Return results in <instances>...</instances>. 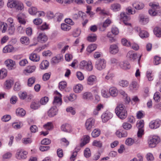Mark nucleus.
<instances>
[{
	"label": "nucleus",
	"mask_w": 161,
	"mask_h": 161,
	"mask_svg": "<svg viewBox=\"0 0 161 161\" xmlns=\"http://www.w3.org/2000/svg\"><path fill=\"white\" fill-rule=\"evenodd\" d=\"M115 112L117 116L121 119L125 118L127 115L125 106L122 104H119L115 108Z\"/></svg>",
	"instance_id": "obj_1"
},
{
	"label": "nucleus",
	"mask_w": 161,
	"mask_h": 161,
	"mask_svg": "<svg viewBox=\"0 0 161 161\" xmlns=\"http://www.w3.org/2000/svg\"><path fill=\"white\" fill-rule=\"evenodd\" d=\"M149 5L152 9L149 10V13L152 16L156 15L160 9L161 10L158 3L151 2L149 3Z\"/></svg>",
	"instance_id": "obj_2"
},
{
	"label": "nucleus",
	"mask_w": 161,
	"mask_h": 161,
	"mask_svg": "<svg viewBox=\"0 0 161 161\" xmlns=\"http://www.w3.org/2000/svg\"><path fill=\"white\" fill-rule=\"evenodd\" d=\"M106 65V62L103 59H98L96 62V67L98 70H101L104 69Z\"/></svg>",
	"instance_id": "obj_3"
},
{
	"label": "nucleus",
	"mask_w": 161,
	"mask_h": 161,
	"mask_svg": "<svg viewBox=\"0 0 161 161\" xmlns=\"http://www.w3.org/2000/svg\"><path fill=\"white\" fill-rule=\"evenodd\" d=\"M160 142V138L157 136H153L148 141L149 146L151 147H155Z\"/></svg>",
	"instance_id": "obj_4"
},
{
	"label": "nucleus",
	"mask_w": 161,
	"mask_h": 161,
	"mask_svg": "<svg viewBox=\"0 0 161 161\" xmlns=\"http://www.w3.org/2000/svg\"><path fill=\"white\" fill-rule=\"evenodd\" d=\"M144 126V121L143 120H140L136 124V126L138 129L137 132V136L141 137L143 134L144 130L143 129Z\"/></svg>",
	"instance_id": "obj_5"
},
{
	"label": "nucleus",
	"mask_w": 161,
	"mask_h": 161,
	"mask_svg": "<svg viewBox=\"0 0 161 161\" xmlns=\"http://www.w3.org/2000/svg\"><path fill=\"white\" fill-rule=\"evenodd\" d=\"M27 152L23 149H18L16 154V157L19 159H25L27 157Z\"/></svg>",
	"instance_id": "obj_6"
},
{
	"label": "nucleus",
	"mask_w": 161,
	"mask_h": 161,
	"mask_svg": "<svg viewBox=\"0 0 161 161\" xmlns=\"http://www.w3.org/2000/svg\"><path fill=\"white\" fill-rule=\"evenodd\" d=\"M111 22L109 19H107L103 24L101 23L98 25V29L99 31H104L106 27L108 26L111 24Z\"/></svg>",
	"instance_id": "obj_7"
},
{
	"label": "nucleus",
	"mask_w": 161,
	"mask_h": 161,
	"mask_svg": "<svg viewBox=\"0 0 161 161\" xmlns=\"http://www.w3.org/2000/svg\"><path fill=\"white\" fill-rule=\"evenodd\" d=\"M5 64L6 66L9 70L14 69L16 68L15 61L11 59H8L5 61Z\"/></svg>",
	"instance_id": "obj_8"
},
{
	"label": "nucleus",
	"mask_w": 161,
	"mask_h": 161,
	"mask_svg": "<svg viewBox=\"0 0 161 161\" xmlns=\"http://www.w3.org/2000/svg\"><path fill=\"white\" fill-rule=\"evenodd\" d=\"M95 124V120L92 118L88 119L85 123V126L87 130H90L94 126Z\"/></svg>",
	"instance_id": "obj_9"
},
{
	"label": "nucleus",
	"mask_w": 161,
	"mask_h": 161,
	"mask_svg": "<svg viewBox=\"0 0 161 161\" xmlns=\"http://www.w3.org/2000/svg\"><path fill=\"white\" fill-rule=\"evenodd\" d=\"M56 93L58 94V97L56 96L54 97L53 103L54 106H56L57 107L60 106L62 104V101L61 98V95L58 92H56Z\"/></svg>",
	"instance_id": "obj_10"
},
{
	"label": "nucleus",
	"mask_w": 161,
	"mask_h": 161,
	"mask_svg": "<svg viewBox=\"0 0 161 161\" xmlns=\"http://www.w3.org/2000/svg\"><path fill=\"white\" fill-rule=\"evenodd\" d=\"M161 124V121L159 119L153 120L149 123V126L151 129H156L159 127Z\"/></svg>",
	"instance_id": "obj_11"
},
{
	"label": "nucleus",
	"mask_w": 161,
	"mask_h": 161,
	"mask_svg": "<svg viewBox=\"0 0 161 161\" xmlns=\"http://www.w3.org/2000/svg\"><path fill=\"white\" fill-rule=\"evenodd\" d=\"M112 117V114L110 112L107 111L103 113L101 116L102 121L103 122H105Z\"/></svg>",
	"instance_id": "obj_12"
},
{
	"label": "nucleus",
	"mask_w": 161,
	"mask_h": 161,
	"mask_svg": "<svg viewBox=\"0 0 161 161\" xmlns=\"http://www.w3.org/2000/svg\"><path fill=\"white\" fill-rule=\"evenodd\" d=\"M120 19L123 21L125 25H128L129 24L128 23L126 22L130 19V17L129 16L128 14L127 13H125L124 12H122L120 14Z\"/></svg>",
	"instance_id": "obj_13"
},
{
	"label": "nucleus",
	"mask_w": 161,
	"mask_h": 161,
	"mask_svg": "<svg viewBox=\"0 0 161 161\" xmlns=\"http://www.w3.org/2000/svg\"><path fill=\"white\" fill-rule=\"evenodd\" d=\"M139 22L142 24L146 25L149 22V18L142 14H140L139 16Z\"/></svg>",
	"instance_id": "obj_14"
},
{
	"label": "nucleus",
	"mask_w": 161,
	"mask_h": 161,
	"mask_svg": "<svg viewBox=\"0 0 161 161\" xmlns=\"http://www.w3.org/2000/svg\"><path fill=\"white\" fill-rule=\"evenodd\" d=\"M58 111L56 106L52 107L48 112V115L50 117H53L56 115Z\"/></svg>",
	"instance_id": "obj_15"
},
{
	"label": "nucleus",
	"mask_w": 161,
	"mask_h": 161,
	"mask_svg": "<svg viewBox=\"0 0 161 161\" xmlns=\"http://www.w3.org/2000/svg\"><path fill=\"white\" fill-rule=\"evenodd\" d=\"M110 9L113 12H116L120 10L121 5L119 3H114L111 4Z\"/></svg>",
	"instance_id": "obj_16"
},
{
	"label": "nucleus",
	"mask_w": 161,
	"mask_h": 161,
	"mask_svg": "<svg viewBox=\"0 0 161 161\" xmlns=\"http://www.w3.org/2000/svg\"><path fill=\"white\" fill-rule=\"evenodd\" d=\"M48 39L47 36L43 33H39L37 37L38 41L42 43H45Z\"/></svg>",
	"instance_id": "obj_17"
},
{
	"label": "nucleus",
	"mask_w": 161,
	"mask_h": 161,
	"mask_svg": "<svg viewBox=\"0 0 161 161\" xmlns=\"http://www.w3.org/2000/svg\"><path fill=\"white\" fill-rule=\"evenodd\" d=\"M119 51V47L117 45H111L109 47V52L112 54H115L117 53Z\"/></svg>",
	"instance_id": "obj_18"
},
{
	"label": "nucleus",
	"mask_w": 161,
	"mask_h": 161,
	"mask_svg": "<svg viewBox=\"0 0 161 161\" xmlns=\"http://www.w3.org/2000/svg\"><path fill=\"white\" fill-rule=\"evenodd\" d=\"M133 7L137 10H141L143 9L144 7L143 3L140 2L134 3L132 5Z\"/></svg>",
	"instance_id": "obj_19"
},
{
	"label": "nucleus",
	"mask_w": 161,
	"mask_h": 161,
	"mask_svg": "<svg viewBox=\"0 0 161 161\" xmlns=\"http://www.w3.org/2000/svg\"><path fill=\"white\" fill-rule=\"evenodd\" d=\"M137 31L139 32V36L142 38L147 37L149 36L148 33L145 31H141L139 27L137 28Z\"/></svg>",
	"instance_id": "obj_20"
},
{
	"label": "nucleus",
	"mask_w": 161,
	"mask_h": 161,
	"mask_svg": "<svg viewBox=\"0 0 161 161\" xmlns=\"http://www.w3.org/2000/svg\"><path fill=\"white\" fill-rule=\"evenodd\" d=\"M109 93L112 96L115 97L118 94V91L117 88L114 87L110 88L109 90Z\"/></svg>",
	"instance_id": "obj_21"
},
{
	"label": "nucleus",
	"mask_w": 161,
	"mask_h": 161,
	"mask_svg": "<svg viewBox=\"0 0 161 161\" xmlns=\"http://www.w3.org/2000/svg\"><path fill=\"white\" fill-rule=\"evenodd\" d=\"M14 8L17 10H22L24 8V4L21 1L17 0Z\"/></svg>",
	"instance_id": "obj_22"
},
{
	"label": "nucleus",
	"mask_w": 161,
	"mask_h": 161,
	"mask_svg": "<svg viewBox=\"0 0 161 161\" xmlns=\"http://www.w3.org/2000/svg\"><path fill=\"white\" fill-rule=\"evenodd\" d=\"M139 86L136 82L133 81L130 85V88L132 91H135L138 89Z\"/></svg>",
	"instance_id": "obj_23"
},
{
	"label": "nucleus",
	"mask_w": 161,
	"mask_h": 161,
	"mask_svg": "<svg viewBox=\"0 0 161 161\" xmlns=\"http://www.w3.org/2000/svg\"><path fill=\"white\" fill-rule=\"evenodd\" d=\"M30 59L34 62L38 61L40 60L39 56L35 53H32L30 56Z\"/></svg>",
	"instance_id": "obj_24"
},
{
	"label": "nucleus",
	"mask_w": 161,
	"mask_h": 161,
	"mask_svg": "<svg viewBox=\"0 0 161 161\" xmlns=\"http://www.w3.org/2000/svg\"><path fill=\"white\" fill-rule=\"evenodd\" d=\"M120 67L124 69H129L130 68V64L127 62H122L120 63Z\"/></svg>",
	"instance_id": "obj_25"
},
{
	"label": "nucleus",
	"mask_w": 161,
	"mask_h": 161,
	"mask_svg": "<svg viewBox=\"0 0 161 161\" xmlns=\"http://www.w3.org/2000/svg\"><path fill=\"white\" fill-rule=\"evenodd\" d=\"M127 56L130 60H134L137 57V54L134 53L133 51H130L127 53Z\"/></svg>",
	"instance_id": "obj_26"
},
{
	"label": "nucleus",
	"mask_w": 161,
	"mask_h": 161,
	"mask_svg": "<svg viewBox=\"0 0 161 161\" xmlns=\"http://www.w3.org/2000/svg\"><path fill=\"white\" fill-rule=\"evenodd\" d=\"M14 49L13 46L11 45H8L4 47L3 49V52L6 53L12 52Z\"/></svg>",
	"instance_id": "obj_27"
},
{
	"label": "nucleus",
	"mask_w": 161,
	"mask_h": 161,
	"mask_svg": "<svg viewBox=\"0 0 161 161\" xmlns=\"http://www.w3.org/2000/svg\"><path fill=\"white\" fill-rule=\"evenodd\" d=\"M93 96L91 93L86 92L83 94L82 98L84 99L89 100L92 98Z\"/></svg>",
	"instance_id": "obj_28"
},
{
	"label": "nucleus",
	"mask_w": 161,
	"mask_h": 161,
	"mask_svg": "<svg viewBox=\"0 0 161 161\" xmlns=\"http://www.w3.org/2000/svg\"><path fill=\"white\" fill-rule=\"evenodd\" d=\"M104 106L103 104H99L97 105L96 107V108L94 109L93 112V114L95 115H97L98 112L101 110V109L103 108Z\"/></svg>",
	"instance_id": "obj_29"
},
{
	"label": "nucleus",
	"mask_w": 161,
	"mask_h": 161,
	"mask_svg": "<svg viewBox=\"0 0 161 161\" xmlns=\"http://www.w3.org/2000/svg\"><path fill=\"white\" fill-rule=\"evenodd\" d=\"M154 34L158 37L161 36V28L159 27H155L153 30Z\"/></svg>",
	"instance_id": "obj_30"
},
{
	"label": "nucleus",
	"mask_w": 161,
	"mask_h": 161,
	"mask_svg": "<svg viewBox=\"0 0 161 161\" xmlns=\"http://www.w3.org/2000/svg\"><path fill=\"white\" fill-rule=\"evenodd\" d=\"M16 113L17 115L19 116H23L25 114V111L22 108H17L16 111Z\"/></svg>",
	"instance_id": "obj_31"
},
{
	"label": "nucleus",
	"mask_w": 161,
	"mask_h": 161,
	"mask_svg": "<svg viewBox=\"0 0 161 161\" xmlns=\"http://www.w3.org/2000/svg\"><path fill=\"white\" fill-rule=\"evenodd\" d=\"M14 83L13 81L11 80H8L6 81L4 85L6 88L9 89L11 87Z\"/></svg>",
	"instance_id": "obj_32"
},
{
	"label": "nucleus",
	"mask_w": 161,
	"mask_h": 161,
	"mask_svg": "<svg viewBox=\"0 0 161 161\" xmlns=\"http://www.w3.org/2000/svg\"><path fill=\"white\" fill-rule=\"evenodd\" d=\"M101 133L100 130L98 129H95L93 130L92 133V135L93 138H95L99 136Z\"/></svg>",
	"instance_id": "obj_33"
},
{
	"label": "nucleus",
	"mask_w": 161,
	"mask_h": 161,
	"mask_svg": "<svg viewBox=\"0 0 161 161\" xmlns=\"http://www.w3.org/2000/svg\"><path fill=\"white\" fill-rule=\"evenodd\" d=\"M49 63L46 60H45L41 63L40 64V68L41 69H46L49 66Z\"/></svg>",
	"instance_id": "obj_34"
},
{
	"label": "nucleus",
	"mask_w": 161,
	"mask_h": 161,
	"mask_svg": "<svg viewBox=\"0 0 161 161\" xmlns=\"http://www.w3.org/2000/svg\"><path fill=\"white\" fill-rule=\"evenodd\" d=\"M29 13L32 15L36 14L37 12V8L35 7H31L28 9Z\"/></svg>",
	"instance_id": "obj_35"
},
{
	"label": "nucleus",
	"mask_w": 161,
	"mask_h": 161,
	"mask_svg": "<svg viewBox=\"0 0 161 161\" xmlns=\"http://www.w3.org/2000/svg\"><path fill=\"white\" fill-rule=\"evenodd\" d=\"M35 66H28L27 67L25 71L28 73H31L34 71L36 69Z\"/></svg>",
	"instance_id": "obj_36"
},
{
	"label": "nucleus",
	"mask_w": 161,
	"mask_h": 161,
	"mask_svg": "<svg viewBox=\"0 0 161 161\" xmlns=\"http://www.w3.org/2000/svg\"><path fill=\"white\" fill-rule=\"evenodd\" d=\"M40 106V105L38 101L32 102L31 105V108L34 109H38Z\"/></svg>",
	"instance_id": "obj_37"
},
{
	"label": "nucleus",
	"mask_w": 161,
	"mask_h": 161,
	"mask_svg": "<svg viewBox=\"0 0 161 161\" xmlns=\"http://www.w3.org/2000/svg\"><path fill=\"white\" fill-rule=\"evenodd\" d=\"M96 79V77L94 75L90 76L87 79V83L89 85H91L93 84Z\"/></svg>",
	"instance_id": "obj_38"
},
{
	"label": "nucleus",
	"mask_w": 161,
	"mask_h": 161,
	"mask_svg": "<svg viewBox=\"0 0 161 161\" xmlns=\"http://www.w3.org/2000/svg\"><path fill=\"white\" fill-rule=\"evenodd\" d=\"M17 1L15 0H8L7 3L8 6L11 8H14Z\"/></svg>",
	"instance_id": "obj_39"
},
{
	"label": "nucleus",
	"mask_w": 161,
	"mask_h": 161,
	"mask_svg": "<svg viewBox=\"0 0 161 161\" xmlns=\"http://www.w3.org/2000/svg\"><path fill=\"white\" fill-rule=\"evenodd\" d=\"M21 43L25 45H28L29 43V40L28 37L26 36H22L20 39Z\"/></svg>",
	"instance_id": "obj_40"
},
{
	"label": "nucleus",
	"mask_w": 161,
	"mask_h": 161,
	"mask_svg": "<svg viewBox=\"0 0 161 161\" xmlns=\"http://www.w3.org/2000/svg\"><path fill=\"white\" fill-rule=\"evenodd\" d=\"M97 48V46L95 44H92L89 45L86 49V51L89 53H91L95 50Z\"/></svg>",
	"instance_id": "obj_41"
},
{
	"label": "nucleus",
	"mask_w": 161,
	"mask_h": 161,
	"mask_svg": "<svg viewBox=\"0 0 161 161\" xmlns=\"http://www.w3.org/2000/svg\"><path fill=\"white\" fill-rule=\"evenodd\" d=\"M70 126L69 124L63 125L61 126V129L63 131L69 132L70 131Z\"/></svg>",
	"instance_id": "obj_42"
},
{
	"label": "nucleus",
	"mask_w": 161,
	"mask_h": 161,
	"mask_svg": "<svg viewBox=\"0 0 161 161\" xmlns=\"http://www.w3.org/2000/svg\"><path fill=\"white\" fill-rule=\"evenodd\" d=\"M97 11L99 12V14L101 15H108V12L103 9H102L100 7H98L96 9Z\"/></svg>",
	"instance_id": "obj_43"
},
{
	"label": "nucleus",
	"mask_w": 161,
	"mask_h": 161,
	"mask_svg": "<svg viewBox=\"0 0 161 161\" xmlns=\"http://www.w3.org/2000/svg\"><path fill=\"white\" fill-rule=\"evenodd\" d=\"M83 89L82 85L80 84H78L75 86L74 88V91L75 92L78 93L80 92Z\"/></svg>",
	"instance_id": "obj_44"
},
{
	"label": "nucleus",
	"mask_w": 161,
	"mask_h": 161,
	"mask_svg": "<svg viewBox=\"0 0 161 161\" xmlns=\"http://www.w3.org/2000/svg\"><path fill=\"white\" fill-rule=\"evenodd\" d=\"M62 57H60L59 58H58L56 57L53 58L51 59V63L53 64H54L58 63L59 62L60 59L62 58Z\"/></svg>",
	"instance_id": "obj_45"
},
{
	"label": "nucleus",
	"mask_w": 161,
	"mask_h": 161,
	"mask_svg": "<svg viewBox=\"0 0 161 161\" xmlns=\"http://www.w3.org/2000/svg\"><path fill=\"white\" fill-rule=\"evenodd\" d=\"M7 70L4 69H2L0 70V78L3 79L7 75Z\"/></svg>",
	"instance_id": "obj_46"
},
{
	"label": "nucleus",
	"mask_w": 161,
	"mask_h": 161,
	"mask_svg": "<svg viewBox=\"0 0 161 161\" xmlns=\"http://www.w3.org/2000/svg\"><path fill=\"white\" fill-rule=\"evenodd\" d=\"M121 43L123 46L127 47L131 46L130 42L128 41L125 38H122L121 39Z\"/></svg>",
	"instance_id": "obj_47"
},
{
	"label": "nucleus",
	"mask_w": 161,
	"mask_h": 161,
	"mask_svg": "<svg viewBox=\"0 0 161 161\" xmlns=\"http://www.w3.org/2000/svg\"><path fill=\"white\" fill-rule=\"evenodd\" d=\"M61 29L63 31H68L71 29V26L66 24H62L61 25Z\"/></svg>",
	"instance_id": "obj_48"
},
{
	"label": "nucleus",
	"mask_w": 161,
	"mask_h": 161,
	"mask_svg": "<svg viewBox=\"0 0 161 161\" xmlns=\"http://www.w3.org/2000/svg\"><path fill=\"white\" fill-rule=\"evenodd\" d=\"M123 128L126 130H129L132 127L131 125L127 122H124L122 125Z\"/></svg>",
	"instance_id": "obj_49"
},
{
	"label": "nucleus",
	"mask_w": 161,
	"mask_h": 161,
	"mask_svg": "<svg viewBox=\"0 0 161 161\" xmlns=\"http://www.w3.org/2000/svg\"><path fill=\"white\" fill-rule=\"evenodd\" d=\"M35 81V78L34 77H32L29 78L28 80V85L29 86H31L34 83Z\"/></svg>",
	"instance_id": "obj_50"
},
{
	"label": "nucleus",
	"mask_w": 161,
	"mask_h": 161,
	"mask_svg": "<svg viewBox=\"0 0 161 161\" xmlns=\"http://www.w3.org/2000/svg\"><path fill=\"white\" fill-rule=\"evenodd\" d=\"M67 86V83L65 81H62L60 82L58 85V87L60 90H63Z\"/></svg>",
	"instance_id": "obj_51"
},
{
	"label": "nucleus",
	"mask_w": 161,
	"mask_h": 161,
	"mask_svg": "<svg viewBox=\"0 0 161 161\" xmlns=\"http://www.w3.org/2000/svg\"><path fill=\"white\" fill-rule=\"evenodd\" d=\"M92 145L97 147H101L102 146V143L100 141L94 140L92 143Z\"/></svg>",
	"instance_id": "obj_52"
},
{
	"label": "nucleus",
	"mask_w": 161,
	"mask_h": 161,
	"mask_svg": "<svg viewBox=\"0 0 161 161\" xmlns=\"http://www.w3.org/2000/svg\"><path fill=\"white\" fill-rule=\"evenodd\" d=\"M7 28L8 25L7 24L3 22L2 25L1 31L3 33L5 32L7 30Z\"/></svg>",
	"instance_id": "obj_53"
},
{
	"label": "nucleus",
	"mask_w": 161,
	"mask_h": 161,
	"mask_svg": "<svg viewBox=\"0 0 161 161\" xmlns=\"http://www.w3.org/2000/svg\"><path fill=\"white\" fill-rule=\"evenodd\" d=\"M119 84L123 87H125L128 85V82L126 80H122L119 81Z\"/></svg>",
	"instance_id": "obj_54"
},
{
	"label": "nucleus",
	"mask_w": 161,
	"mask_h": 161,
	"mask_svg": "<svg viewBox=\"0 0 161 161\" xmlns=\"http://www.w3.org/2000/svg\"><path fill=\"white\" fill-rule=\"evenodd\" d=\"M8 31L9 34L12 35L14 34V25H9Z\"/></svg>",
	"instance_id": "obj_55"
},
{
	"label": "nucleus",
	"mask_w": 161,
	"mask_h": 161,
	"mask_svg": "<svg viewBox=\"0 0 161 161\" xmlns=\"http://www.w3.org/2000/svg\"><path fill=\"white\" fill-rule=\"evenodd\" d=\"M134 140L131 138H127L125 141V144L128 146H131L134 143Z\"/></svg>",
	"instance_id": "obj_56"
},
{
	"label": "nucleus",
	"mask_w": 161,
	"mask_h": 161,
	"mask_svg": "<svg viewBox=\"0 0 161 161\" xmlns=\"http://www.w3.org/2000/svg\"><path fill=\"white\" fill-rule=\"evenodd\" d=\"M153 98L157 102H158L160 100V97L159 96V93L158 92H156L154 95Z\"/></svg>",
	"instance_id": "obj_57"
},
{
	"label": "nucleus",
	"mask_w": 161,
	"mask_h": 161,
	"mask_svg": "<svg viewBox=\"0 0 161 161\" xmlns=\"http://www.w3.org/2000/svg\"><path fill=\"white\" fill-rule=\"evenodd\" d=\"M161 61V58L159 57L155 56L154 58V63L157 65L160 64Z\"/></svg>",
	"instance_id": "obj_58"
},
{
	"label": "nucleus",
	"mask_w": 161,
	"mask_h": 161,
	"mask_svg": "<svg viewBox=\"0 0 161 161\" xmlns=\"http://www.w3.org/2000/svg\"><path fill=\"white\" fill-rule=\"evenodd\" d=\"M44 127L48 130H52L53 128V126L52 123L51 122H48L44 125Z\"/></svg>",
	"instance_id": "obj_59"
},
{
	"label": "nucleus",
	"mask_w": 161,
	"mask_h": 161,
	"mask_svg": "<svg viewBox=\"0 0 161 161\" xmlns=\"http://www.w3.org/2000/svg\"><path fill=\"white\" fill-rule=\"evenodd\" d=\"M84 154L86 158H88L91 155L90 149L89 148H86L84 151Z\"/></svg>",
	"instance_id": "obj_60"
},
{
	"label": "nucleus",
	"mask_w": 161,
	"mask_h": 161,
	"mask_svg": "<svg viewBox=\"0 0 161 161\" xmlns=\"http://www.w3.org/2000/svg\"><path fill=\"white\" fill-rule=\"evenodd\" d=\"M11 116L9 115H6L3 116L1 119V120L3 122H7L9 121L11 119Z\"/></svg>",
	"instance_id": "obj_61"
},
{
	"label": "nucleus",
	"mask_w": 161,
	"mask_h": 161,
	"mask_svg": "<svg viewBox=\"0 0 161 161\" xmlns=\"http://www.w3.org/2000/svg\"><path fill=\"white\" fill-rule=\"evenodd\" d=\"M51 142V141L47 138H45L43 139L41 142V143L42 144L45 145H49Z\"/></svg>",
	"instance_id": "obj_62"
},
{
	"label": "nucleus",
	"mask_w": 161,
	"mask_h": 161,
	"mask_svg": "<svg viewBox=\"0 0 161 161\" xmlns=\"http://www.w3.org/2000/svg\"><path fill=\"white\" fill-rule=\"evenodd\" d=\"M48 97H45L41 99L40 103L41 104L45 105L48 102Z\"/></svg>",
	"instance_id": "obj_63"
},
{
	"label": "nucleus",
	"mask_w": 161,
	"mask_h": 161,
	"mask_svg": "<svg viewBox=\"0 0 161 161\" xmlns=\"http://www.w3.org/2000/svg\"><path fill=\"white\" fill-rule=\"evenodd\" d=\"M51 73H46L43 75L42 76V79L44 81H46L48 80L50 77L51 75Z\"/></svg>",
	"instance_id": "obj_64"
}]
</instances>
